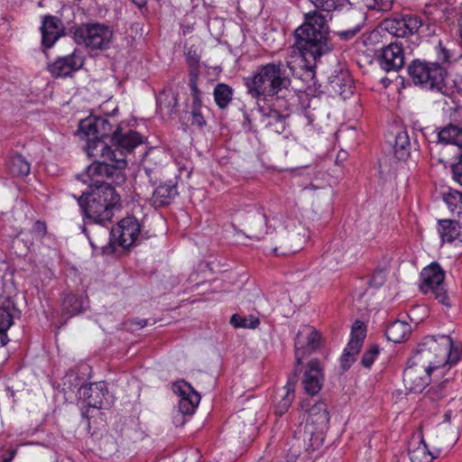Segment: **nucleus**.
Returning a JSON list of instances; mask_svg holds the SVG:
<instances>
[{
    "label": "nucleus",
    "mask_w": 462,
    "mask_h": 462,
    "mask_svg": "<svg viewBox=\"0 0 462 462\" xmlns=\"http://www.w3.org/2000/svg\"><path fill=\"white\" fill-rule=\"evenodd\" d=\"M143 143L142 136L134 131L122 133L116 127L111 136V145L106 141H91L87 148L89 157L95 161L88 167L87 173L90 178L106 177L122 179V170L126 167V154Z\"/></svg>",
    "instance_id": "1"
},
{
    "label": "nucleus",
    "mask_w": 462,
    "mask_h": 462,
    "mask_svg": "<svg viewBox=\"0 0 462 462\" xmlns=\"http://www.w3.org/2000/svg\"><path fill=\"white\" fill-rule=\"evenodd\" d=\"M295 45L298 48L305 68L304 77L314 80L316 61L328 53L332 46L328 41V25L325 16L318 11L305 14V22L295 30Z\"/></svg>",
    "instance_id": "2"
},
{
    "label": "nucleus",
    "mask_w": 462,
    "mask_h": 462,
    "mask_svg": "<svg viewBox=\"0 0 462 462\" xmlns=\"http://www.w3.org/2000/svg\"><path fill=\"white\" fill-rule=\"evenodd\" d=\"M86 176L92 181L89 184L90 192H83L78 200L88 223L103 224L110 221L119 205V196L110 184L105 183L99 177L90 178L87 172Z\"/></svg>",
    "instance_id": "3"
},
{
    "label": "nucleus",
    "mask_w": 462,
    "mask_h": 462,
    "mask_svg": "<svg viewBox=\"0 0 462 462\" xmlns=\"http://www.w3.org/2000/svg\"><path fill=\"white\" fill-rule=\"evenodd\" d=\"M412 356H420V362L430 365L433 370L444 367L446 365H456L462 356V344L454 343L448 336L425 337L419 343Z\"/></svg>",
    "instance_id": "4"
},
{
    "label": "nucleus",
    "mask_w": 462,
    "mask_h": 462,
    "mask_svg": "<svg viewBox=\"0 0 462 462\" xmlns=\"http://www.w3.org/2000/svg\"><path fill=\"white\" fill-rule=\"evenodd\" d=\"M247 93L254 98L277 96L291 85V79L285 74L281 62H272L261 66L253 77L245 79Z\"/></svg>",
    "instance_id": "5"
},
{
    "label": "nucleus",
    "mask_w": 462,
    "mask_h": 462,
    "mask_svg": "<svg viewBox=\"0 0 462 462\" xmlns=\"http://www.w3.org/2000/svg\"><path fill=\"white\" fill-rule=\"evenodd\" d=\"M408 72L416 85L430 89L440 90L444 87L445 69L439 62L413 60L408 67Z\"/></svg>",
    "instance_id": "6"
},
{
    "label": "nucleus",
    "mask_w": 462,
    "mask_h": 462,
    "mask_svg": "<svg viewBox=\"0 0 462 462\" xmlns=\"http://www.w3.org/2000/svg\"><path fill=\"white\" fill-rule=\"evenodd\" d=\"M420 291L424 294H430L439 303L450 306L449 297L444 284L445 273L439 263H432L420 273Z\"/></svg>",
    "instance_id": "7"
},
{
    "label": "nucleus",
    "mask_w": 462,
    "mask_h": 462,
    "mask_svg": "<svg viewBox=\"0 0 462 462\" xmlns=\"http://www.w3.org/2000/svg\"><path fill=\"white\" fill-rule=\"evenodd\" d=\"M75 41L91 50L106 48L112 41V30L100 23H85L74 32Z\"/></svg>",
    "instance_id": "8"
},
{
    "label": "nucleus",
    "mask_w": 462,
    "mask_h": 462,
    "mask_svg": "<svg viewBox=\"0 0 462 462\" xmlns=\"http://www.w3.org/2000/svg\"><path fill=\"white\" fill-rule=\"evenodd\" d=\"M420 356H411L403 371V384L411 393H421L430 382V365L420 362Z\"/></svg>",
    "instance_id": "9"
},
{
    "label": "nucleus",
    "mask_w": 462,
    "mask_h": 462,
    "mask_svg": "<svg viewBox=\"0 0 462 462\" xmlns=\"http://www.w3.org/2000/svg\"><path fill=\"white\" fill-rule=\"evenodd\" d=\"M269 237L270 246L276 255H289L295 254L302 248L306 241L305 234L300 235L295 231H287L280 227L278 231L271 232Z\"/></svg>",
    "instance_id": "10"
},
{
    "label": "nucleus",
    "mask_w": 462,
    "mask_h": 462,
    "mask_svg": "<svg viewBox=\"0 0 462 462\" xmlns=\"http://www.w3.org/2000/svg\"><path fill=\"white\" fill-rule=\"evenodd\" d=\"M320 335L312 328L306 327L299 331L294 343L296 364L295 368L299 372V366L303 359L315 351L320 343Z\"/></svg>",
    "instance_id": "11"
},
{
    "label": "nucleus",
    "mask_w": 462,
    "mask_h": 462,
    "mask_svg": "<svg viewBox=\"0 0 462 462\" xmlns=\"http://www.w3.org/2000/svg\"><path fill=\"white\" fill-rule=\"evenodd\" d=\"M422 23L415 15H401L386 18L381 23V28L396 37H406L414 34Z\"/></svg>",
    "instance_id": "12"
},
{
    "label": "nucleus",
    "mask_w": 462,
    "mask_h": 462,
    "mask_svg": "<svg viewBox=\"0 0 462 462\" xmlns=\"http://www.w3.org/2000/svg\"><path fill=\"white\" fill-rule=\"evenodd\" d=\"M304 426V432L311 440L314 436L319 437L328 427L329 416L327 405L323 402H316L309 411Z\"/></svg>",
    "instance_id": "13"
},
{
    "label": "nucleus",
    "mask_w": 462,
    "mask_h": 462,
    "mask_svg": "<svg viewBox=\"0 0 462 462\" xmlns=\"http://www.w3.org/2000/svg\"><path fill=\"white\" fill-rule=\"evenodd\" d=\"M79 129L88 138L86 149L91 141H105L106 138L111 140V136L115 132L108 121L101 117L82 119L79 122Z\"/></svg>",
    "instance_id": "14"
},
{
    "label": "nucleus",
    "mask_w": 462,
    "mask_h": 462,
    "mask_svg": "<svg viewBox=\"0 0 462 462\" xmlns=\"http://www.w3.org/2000/svg\"><path fill=\"white\" fill-rule=\"evenodd\" d=\"M140 232L141 226L138 220L134 217H126L110 230V235L120 246L127 248L136 241Z\"/></svg>",
    "instance_id": "15"
},
{
    "label": "nucleus",
    "mask_w": 462,
    "mask_h": 462,
    "mask_svg": "<svg viewBox=\"0 0 462 462\" xmlns=\"http://www.w3.org/2000/svg\"><path fill=\"white\" fill-rule=\"evenodd\" d=\"M79 393L89 407L103 409L111 403L106 383L102 381L81 386Z\"/></svg>",
    "instance_id": "16"
},
{
    "label": "nucleus",
    "mask_w": 462,
    "mask_h": 462,
    "mask_svg": "<svg viewBox=\"0 0 462 462\" xmlns=\"http://www.w3.org/2000/svg\"><path fill=\"white\" fill-rule=\"evenodd\" d=\"M84 65V59L80 52L75 50L72 53L57 58L48 66V70L54 78H66L80 69Z\"/></svg>",
    "instance_id": "17"
},
{
    "label": "nucleus",
    "mask_w": 462,
    "mask_h": 462,
    "mask_svg": "<svg viewBox=\"0 0 462 462\" xmlns=\"http://www.w3.org/2000/svg\"><path fill=\"white\" fill-rule=\"evenodd\" d=\"M366 336V328L360 320H356L352 326L351 338L341 357L342 367L346 370L359 353L363 341Z\"/></svg>",
    "instance_id": "18"
},
{
    "label": "nucleus",
    "mask_w": 462,
    "mask_h": 462,
    "mask_svg": "<svg viewBox=\"0 0 462 462\" xmlns=\"http://www.w3.org/2000/svg\"><path fill=\"white\" fill-rule=\"evenodd\" d=\"M380 67L386 72L398 71L404 65L402 45L393 42L382 49L378 57Z\"/></svg>",
    "instance_id": "19"
},
{
    "label": "nucleus",
    "mask_w": 462,
    "mask_h": 462,
    "mask_svg": "<svg viewBox=\"0 0 462 462\" xmlns=\"http://www.w3.org/2000/svg\"><path fill=\"white\" fill-rule=\"evenodd\" d=\"M173 391L180 397L179 401L180 411L184 415L192 414L200 402V395L185 381L174 383Z\"/></svg>",
    "instance_id": "20"
},
{
    "label": "nucleus",
    "mask_w": 462,
    "mask_h": 462,
    "mask_svg": "<svg viewBox=\"0 0 462 462\" xmlns=\"http://www.w3.org/2000/svg\"><path fill=\"white\" fill-rule=\"evenodd\" d=\"M323 381L324 375L319 360L310 361L302 380L305 392L310 395L317 394L321 390Z\"/></svg>",
    "instance_id": "21"
},
{
    "label": "nucleus",
    "mask_w": 462,
    "mask_h": 462,
    "mask_svg": "<svg viewBox=\"0 0 462 462\" xmlns=\"http://www.w3.org/2000/svg\"><path fill=\"white\" fill-rule=\"evenodd\" d=\"M63 31V24L61 21L51 15L43 17L41 26L42 42L45 48H51L60 37Z\"/></svg>",
    "instance_id": "22"
},
{
    "label": "nucleus",
    "mask_w": 462,
    "mask_h": 462,
    "mask_svg": "<svg viewBox=\"0 0 462 462\" xmlns=\"http://www.w3.org/2000/svg\"><path fill=\"white\" fill-rule=\"evenodd\" d=\"M89 225V227L82 226V231L86 234L93 249L103 250L107 244L115 241L110 235L109 229L102 224Z\"/></svg>",
    "instance_id": "23"
},
{
    "label": "nucleus",
    "mask_w": 462,
    "mask_h": 462,
    "mask_svg": "<svg viewBox=\"0 0 462 462\" xmlns=\"http://www.w3.org/2000/svg\"><path fill=\"white\" fill-rule=\"evenodd\" d=\"M298 373L297 369H294L293 374L289 376L287 383L282 388V393L277 394V398H279V400L275 404V412L278 415L284 414L289 410L294 400L295 386L298 382Z\"/></svg>",
    "instance_id": "24"
},
{
    "label": "nucleus",
    "mask_w": 462,
    "mask_h": 462,
    "mask_svg": "<svg viewBox=\"0 0 462 462\" xmlns=\"http://www.w3.org/2000/svg\"><path fill=\"white\" fill-rule=\"evenodd\" d=\"M409 457L411 462H432L435 456L429 450L421 435L413 436L409 443Z\"/></svg>",
    "instance_id": "25"
},
{
    "label": "nucleus",
    "mask_w": 462,
    "mask_h": 462,
    "mask_svg": "<svg viewBox=\"0 0 462 462\" xmlns=\"http://www.w3.org/2000/svg\"><path fill=\"white\" fill-rule=\"evenodd\" d=\"M176 184L171 180L160 184L153 191L151 198L152 205L154 208H162L169 205L177 196Z\"/></svg>",
    "instance_id": "26"
},
{
    "label": "nucleus",
    "mask_w": 462,
    "mask_h": 462,
    "mask_svg": "<svg viewBox=\"0 0 462 462\" xmlns=\"http://www.w3.org/2000/svg\"><path fill=\"white\" fill-rule=\"evenodd\" d=\"M439 232L443 242H462V226L457 219H442L439 220Z\"/></svg>",
    "instance_id": "27"
},
{
    "label": "nucleus",
    "mask_w": 462,
    "mask_h": 462,
    "mask_svg": "<svg viewBox=\"0 0 462 462\" xmlns=\"http://www.w3.org/2000/svg\"><path fill=\"white\" fill-rule=\"evenodd\" d=\"M329 87L331 90L343 99L353 94V82L346 73H340L330 78Z\"/></svg>",
    "instance_id": "28"
},
{
    "label": "nucleus",
    "mask_w": 462,
    "mask_h": 462,
    "mask_svg": "<svg viewBox=\"0 0 462 462\" xmlns=\"http://www.w3.org/2000/svg\"><path fill=\"white\" fill-rule=\"evenodd\" d=\"M411 334V326L409 323L401 320H395L391 323L385 330L388 340L393 343H401L408 338Z\"/></svg>",
    "instance_id": "29"
},
{
    "label": "nucleus",
    "mask_w": 462,
    "mask_h": 462,
    "mask_svg": "<svg viewBox=\"0 0 462 462\" xmlns=\"http://www.w3.org/2000/svg\"><path fill=\"white\" fill-rule=\"evenodd\" d=\"M314 6L323 12H338L346 8V18H351L354 12L348 7L347 0H310Z\"/></svg>",
    "instance_id": "30"
},
{
    "label": "nucleus",
    "mask_w": 462,
    "mask_h": 462,
    "mask_svg": "<svg viewBox=\"0 0 462 462\" xmlns=\"http://www.w3.org/2000/svg\"><path fill=\"white\" fill-rule=\"evenodd\" d=\"M411 143L406 131H400L395 135L394 155L398 160H406L410 155Z\"/></svg>",
    "instance_id": "31"
},
{
    "label": "nucleus",
    "mask_w": 462,
    "mask_h": 462,
    "mask_svg": "<svg viewBox=\"0 0 462 462\" xmlns=\"http://www.w3.org/2000/svg\"><path fill=\"white\" fill-rule=\"evenodd\" d=\"M84 309L83 299L75 294H69L63 298L61 303V311L67 318H70L82 312Z\"/></svg>",
    "instance_id": "32"
},
{
    "label": "nucleus",
    "mask_w": 462,
    "mask_h": 462,
    "mask_svg": "<svg viewBox=\"0 0 462 462\" xmlns=\"http://www.w3.org/2000/svg\"><path fill=\"white\" fill-rule=\"evenodd\" d=\"M439 140L462 147V127L449 125L439 132Z\"/></svg>",
    "instance_id": "33"
},
{
    "label": "nucleus",
    "mask_w": 462,
    "mask_h": 462,
    "mask_svg": "<svg viewBox=\"0 0 462 462\" xmlns=\"http://www.w3.org/2000/svg\"><path fill=\"white\" fill-rule=\"evenodd\" d=\"M444 200L449 211L462 225V192L451 191L444 197Z\"/></svg>",
    "instance_id": "34"
},
{
    "label": "nucleus",
    "mask_w": 462,
    "mask_h": 462,
    "mask_svg": "<svg viewBox=\"0 0 462 462\" xmlns=\"http://www.w3.org/2000/svg\"><path fill=\"white\" fill-rule=\"evenodd\" d=\"M266 226V221L264 216L261 214L255 215L249 221L247 225V236L249 238L261 239L264 232V227Z\"/></svg>",
    "instance_id": "35"
},
{
    "label": "nucleus",
    "mask_w": 462,
    "mask_h": 462,
    "mask_svg": "<svg viewBox=\"0 0 462 462\" xmlns=\"http://www.w3.org/2000/svg\"><path fill=\"white\" fill-rule=\"evenodd\" d=\"M232 88L226 84H217L214 89V98L220 108H225L231 102Z\"/></svg>",
    "instance_id": "36"
},
{
    "label": "nucleus",
    "mask_w": 462,
    "mask_h": 462,
    "mask_svg": "<svg viewBox=\"0 0 462 462\" xmlns=\"http://www.w3.org/2000/svg\"><path fill=\"white\" fill-rule=\"evenodd\" d=\"M10 172L14 176H27L30 173V163L20 154L12 157L10 162Z\"/></svg>",
    "instance_id": "37"
},
{
    "label": "nucleus",
    "mask_w": 462,
    "mask_h": 462,
    "mask_svg": "<svg viewBox=\"0 0 462 462\" xmlns=\"http://www.w3.org/2000/svg\"><path fill=\"white\" fill-rule=\"evenodd\" d=\"M98 448L101 457H109L117 450V442L112 435L105 434L98 440Z\"/></svg>",
    "instance_id": "38"
},
{
    "label": "nucleus",
    "mask_w": 462,
    "mask_h": 462,
    "mask_svg": "<svg viewBox=\"0 0 462 462\" xmlns=\"http://www.w3.org/2000/svg\"><path fill=\"white\" fill-rule=\"evenodd\" d=\"M230 323L235 328H256L260 324V320L258 318L254 316L245 318L239 314H234L230 319Z\"/></svg>",
    "instance_id": "39"
},
{
    "label": "nucleus",
    "mask_w": 462,
    "mask_h": 462,
    "mask_svg": "<svg viewBox=\"0 0 462 462\" xmlns=\"http://www.w3.org/2000/svg\"><path fill=\"white\" fill-rule=\"evenodd\" d=\"M265 125L272 131L281 133L284 129V117L277 112L271 113L264 117Z\"/></svg>",
    "instance_id": "40"
},
{
    "label": "nucleus",
    "mask_w": 462,
    "mask_h": 462,
    "mask_svg": "<svg viewBox=\"0 0 462 462\" xmlns=\"http://www.w3.org/2000/svg\"><path fill=\"white\" fill-rule=\"evenodd\" d=\"M158 106L162 113L170 116L177 106V98L174 96H161L158 100Z\"/></svg>",
    "instance_id": "41"
},
{
    "label": "nucleus",
    "mask_w": 462,
    "mask_h": 462,
    "mask_svg": "<svg viewBox=\"0 0 462 462\" xmlns=\"http://www.w3.org/2000/svg\"><path fill=\"white\" fill-rule=\"evenodd\" d=\"M368 9L386 12L392 8L393 0H364Z\"/></svg>",
    "instance_id": "42"
},
{
    "label": "nucleus",
    "mask_w": 462,
    "mask_h": 462,
    "mask_svg": "<svg viewBox=\"0 0 462 462\" xmlns=\"http://www.w3.org/2000/svg\"><path fill=\"white\" fill-rule=\"evenodd\" d=\"M379 354V347L372 346L362 356L361 363L365 367H370L374 362L375 357Z\"/></svg>",
    "instance_id": "43"
},
{
    "label": "nucleus",
    "mask_w": 462,
    "mask_h": 462,
    "mask_svg": "<svg viewBox=\"0 0 462 462\" xmlns=\"http://www.w3.org/2000/svg\"><path fill=\"white\" fill-rule=\"evenodd\" d=\"M13 324V316L7 307H0V328L8 329Z\"/></svg>",
    "instance_id": "44"
},
{
    "label": "nucleus",
    "mask_w": 462,
    "mask_h": 462,
    "mask_svg": "<svg viewBox=\"0 0 462 462\" xmlns=\"http://www.w3.org/2000/svg\"><path fill=\"white\" fill-rule=\"evenodd\" d=\"M385 280H386L385 272L383 270H376L373 273V275L369 281V284L372 287L379 288L384 283Z\"/></svg>",
    "instance_id": "45"
},
{
    "label": "nucleus",
    "mask_w": 462,
    "mask_h": 462,
    "mask_svg": "<svg viewBox=\"0 0 462 462\" xmlns=\"http://www.w3.org/2000/svg\"><path fill=\"white\" fill-rule=\"evenodd\" d=\"M360 30L358 23L349 26L346 29H343L337 32V34L343 40L353 38Z\"/></svg>",
    "instance_id": "46"
},
{
    "label": "nucleus",
    "mask_w": 462,
    "mask_h": 462,
    "mask_svg": "<svg viewBox=\"0 0 462 462\" xmlns=\"http://www.w3.org/2000/svg\"><path fill=\"white\" fill-rule=\"evenodd\" d=\"M32 233L36 239L42 240L47 233L45 223L40 220L36 221L32 228Z\"/></svg>",
    "instance_id": "47"
},
{
    "label": "nucleus",
    "mask_w": 462,
    "mask_h": 462,
    "mask_svg": "<svg viewBox=\"0 0 462 462\" xmlns=\"http://www.w3.org/2000/svg\"><path fill=\"white\" fill-rule=\"evenodd\" d=\"M453 179L462 186V154L457 163L451 167Z\"/></svg>",
    "instance_id": "48"
},
{
    "label": "nucleus",
    "mask_w": 462,
    "mask_h": 462,
    "mask_svg": "<svg viewBox=\"0 0 462 462\" xmlns=\"http://www.w3.org/2000/svg\"><path fill=\"white\" fill-rule=\"evenodd\" d=\"M191 125L199 127H203L206 125V120L200 109L191 110Z\"/></svg>",
    "instance_id": "49"
},
{
    "label": "nucleus",
    "mask_w": 462,
    "mask_h": 462,
    "mask_svg": "<svg viewBox=\"0 0 462 462\" xmlns=\"http://www.w3.org/2000/svg\"><path fill=\"white\" fill-rule=\"evenodd\" d=\"M200 57L195 51H189L187 53V61L190 67H197L199 65Z\"/></svg>",
    "instance_id": "50"
},
{
    "label": "nucleus",
    "mask_w": 462,
    "mask_h": 462,
    "mask_svg": "<svg viewBox=\"0 0 462 462\" xmlns=\"http://www.w3.org/2000/svg\"><path fill=\"white\" fill-rule=\"evenodd\" d=\"M189 86H190L192 96L200 94V91L197 86V76H195V75L191 76V78L189 79Z\"/></svg>",
    "instance_id": "51"
},
{
    "label": "nucleus",
    "mask_w": 462,
    "mask_h": 462,
    "mask_svg": "<svg viewBox=\"0 0 462 462\" xmlns=\"http://www.w3.org/2000/svg\"><path fill=\"white\" fill-rule=\"evenodd\" d=\"M7 330L8 329L0 328V347L5 346L9 341V338L6 334Z\"/></svg>",
    "instance_id": "52"
},
{
    "label": "nucleus",
    "mask_w": 462,
    "mask_h": 462,
    "mask_svg": "<svg viewBox=\"0 0 462 462\" xmlns=\"http://www.w3.org/2000/svg\"><path fill=\"white\" fill-rule=\"evenodd\" d=\"M192 97H193V101H192V109L191 110L201 109L200 94L192 96Z\"/></svg>",
    "instance_id": "53"
},
{
    "label": "nucleus",
    "mask_w": 462,
    "mask_h": 462,
    "mask_svg": "<svg viewBox=\"0 0 462 462\" xmlns=\"http://www.w3.org/2000/svg\"><path fill=\"white\" fill-rule=\"evenodd\" d=\"M439 54L441 55V56H439V59H441L442 61H448L449 59L448 51L444 47H442L441 44L439 45Z\"/></svg>",
    "instance_id": "54"
},
{
    "label": "nucleus",
    "mask_w": 462,
    "mask_h": 462,
    "mask_svg": "<svg viewBox=\"0 0 462 462\" xmlns=\"http://www.w3.org/2000/svg\"><path fill=\"white\" fill-rule=\"evenodd\" d=\"M134 323H135L139 328H143V327H145V326H146L147 321H146V319H139V320L134 321Z\"/></svg>",
    "instance_id": "55"
},
{
    "label": "nucleus",
    "mask_w": 462,
    "mask_h": 462,
    "mask_svg": "<svg viewBox=\"0 0 462 462\" xmlns=\"http://www.w3.org/2000/svg\"><path fill=\"white\" fill-rule=\"evenodd\" d=\"M137 6L142 7L145 5L146 0H132Z\"/></svg>",
    "instance_id": "56"
},
{
    "label": "nucleus",
    "mask_w": 462,
    "mask_h": 462,
    "mask_svg": "<svg viewBox=\"0 0 462 462\" xmlns=\"http://www.w3.org/2000/svg\"><path fill=\"white\" fill-rule=\"evenodd\" d=\"M458 26H459V36L462 41V18L458 22Z\"/></svg>",
    "instance_id": "57"
},
{
    "label": "nucleus",
    "mask_w": 462,
    "mask_h": 462,
    "mask_svg": "<svg viewBox=\"0 0 462 462\" xmlns=\"http://www.w3.org/2000/svg\"><path fill=\"white\" fill-rule=\"evenodd\" d=\"M12 460V457L5 459V462H10Z\"/></svg>",
    "instance_id": "58"
},
{
    "label": "nucleus",
    "mask_w": 462,
    "mask_h": 462,
    "mask_svg": "<svg viewBox=\"0 0 462 462\" xmlns=\"http://www.w3.org/2000/svg\"><path fill=\"white\" fill-rule=\"evenodd\" d=\"M14 453H15L14 451V452H11V455H12V456H11V457H12V458L14 457Z\"/></svg>",
    "instance_id": "59"
}]
</instances>
